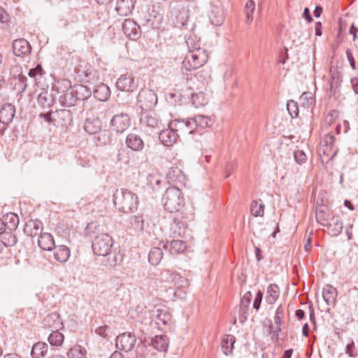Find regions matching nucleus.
<instances>
[{"label": "nucleus", "mask_w": 358, "mask_h": 358, "mask_svg": "<svg viewBox=\"0 0 358 358\" xmlns=\"http://www.w3.org/2000/svg\"><path fill=\"white\" fill-rule=\"evenodd\" d=\"M113 202L115 207L125 213L134 212L138 207L136 195L127 189H117L113 195Z\"/></svg>", "instance_id": "1"}, {"label": "nucleus", "mask_w": 358, "mask_h": 358, "mask_svg": "<svg viewBox=\"0 0 358 358\" xmlns=\"http://www.w3.org/2000/svg\"><path fill=\"white\" fill-rule=\"evenodd\" d=\"M164 208L170 212H178L185 205L183 195L178 187L167 188L162 197Z\"/></svg>", "instance_id": "2"}, {"label": "nucleus", "mask_w": 358, "mask_h": 358, "mask_svg": "<svg viewBox=\"0 0 358 358\" xmlns=\"http://www.w3.org/2000/svg\"><path fill=\"white\" fill-rule=\"evenodd\" d=\"M208 55L205 49L194 48L188 52L182 64L187 71H192L200 68L208 61Z\"/></svg>", "instance_id": "3"}, {"label": "nucleus", "mask_w": 358, "mask_h": 358, "mask_svg": "<svg viewBox=\"0 0 358 358\" xmlns=\"http://www.w3.org/2000/svg\"><path fill=\"white\" fill-rule=\"evenodd\" d=\"M92 94L91 90L83 85H76L70 90L69 93L59 96V101L64 106L75 105L77 100H85Z\"/></svg>", "instance_id": "4"}, {"label": "nucleus", "mask_w": 358, "mask_h": 358, "mask_svg": "<svg viewBox=\"0 0 358 358\" xmlns=\"http://www.w3.org/2000/svg\"><path fill=\"white\" fill-rule=\"evenodd\" d=\"M169 9L168 16L175 26L178 27L185 26L188 19V10L182 4L176 2H171Z\"/></svg>", "instance_id": "5"}, {"label": "nucleus", "mask_w": 358, "mask_h": 358, "mask_svg": "<svg viewBox=\"0 0 358 358\" xmlns=\"http://www.w3.org/2000/svg\"><path fill=\"white\" fill-rule=\"evenodd\" d=\"M112 246L113 239L108 234H101L96 236L92 244L94 253L99 256L109 255Z\"/></svg>", "instance_id": "6"}, {"label": "nucleus", "mask_w": 358, "mask_h": 358, "mask_svg": "<svg viewBox=\"0 0 358 358\" xmlns=\"http://www.w3.org/2000/svg\"><path fill=\"white\" fill-rule=\"evenodd\" d=\"M163 21V15L159 13L155 6L148 8L145 12L142 13L141 22L143 26L148 28H159Z\"/></svg>", "instance_id": "7"}, {"label": "nucleus", "mask_w": 358, "mask_h": 358, "mask_svg": "<svg viewBox=\"0 0 358 358\" xmlns=\"http://www.w3.org/2000/svg\"><path fill=\"white\" fill-rule=\"evenodd\" d=\"M137 101L140 108L145 110H149L156 106L157 96L153 90L143 89L138 95Z\"/></svg>", "instance_id": "8"}, {"label": "nucleus", "mask_w": 358, "mask_h": 358, "mask_svg": "<svg viewBox=\"0 0 358 358\" xmlns=\"http://www.w3.org/2000/svg\"><path fill=\"white\" fill-rule=\"evenodd\" d=\"M84 129L89 134H94L98 135L97 138L99 141H101L102 138H105L106 133L101 132V121L98 119H87L84 123ZM106 141L103 139V142H101V144H106Z\"/></svg>", "instance_id": "9"}, {"label": "nucleus", "mask_w": 358, "mask_h": 358, "mask_svg": "<svg viewBox=\"0 0 358 358\" xmlns=\"http://www.w3.org/2000/svg\"><path fill=\"white\" fill-rule=\"evenodd\" d=\"M136 342L134 334L131 333H123L116 338L115 345L117 349L125 352L131 351Z\"/></svg>", "instance_id": "10"}, {"label": "nucleus", "mask_w": 358, "mask_h": 358, "mask_svg": "<svg viewBox=\"0 0 358 358\" xmlns=\"http://www.w3.org/2000/svg\"><path fill=\"white\" fill-rule=\"evenodd\" d=\"M130 125V118L127 114L115 115L110 120V127L117 133L124 132Z\"/></svg>", "instance_id": "11"}, {"label": "nucleus", "mask_w": 358, "mask_h": 358, "mask_svg": "<svg viewBox=\"0 0 358 358\" xmlns=\"http://www.w3.org/2000/svg\"><path fill=\"white\" fill-rule=\"evenodd\" d=\"M178 131V128H173L171 127V122L169 125V129H164L159 134V139L164 145L171 146L176 142L178 138L177 133Z\"/></svg>", "instance_id": "12"}, {"label": "nucleus", "mask_w": 358, "mask_h": 358, "mask_svg": "<svg viewBox=\"0 0 358 358\" xmlns=\"http://www.w3.org/2000/svg\"><path fill=\"white\" fill-rule=\"evenodd\" d=\"M116 87L121 91L132 92L137 88L138 85L131 74H124L117 79Z\"/></svg>", "instance_id": "13"}, {"label": "nucleus", "mask_w": 358, "mask_h": 358, "mask_svg": "<svg viewBox=\"0 0 358 358\" xmlns=\"http://www.w3.org/2000/svg\"><path fill=\"white\" fill-rule=\"evenodd\" d=\"M171 127L178 128L183 134H193L195 129H197L194 117L181 121L174 120L171 121Z\"/></svg>", "instance_id": "14"}, {"label": "nucleus", "mask_w": 358, "mask_h": 358, "mask_svg": "<svg viewBox=\"0 0 358 358\" xmlns=\"http://www.w3.org/2000/svg\"><path fill=\"white\" fill-rule=\"evenodd\" d=\"M167 179L169 182L173 185H185L186 176L178 167H172L169 169L167 173Z\"/></svg>", "instance_id": "15"}, {"label": "nucleus", "mask_w": 358, "mask_h": 358, "mask_svg": "<svg viewBox=\"0 0 358 358\" xmlns=\"http://www.w3.org/2000/svg\"><path fill=\"white\" fill-rule=\"evenodd\" d=\"M208 17L212 24L215 26L222 25L225 19L223 8L219 6L212 5L208 13Z\"/></svg>", "instance_id": "16"}, {"label": "nucleus", "mask_w": 358, "mask_h": 358, "mask_svg": "<svg viewBox=\"0 0 358 358\" xmlns=\"http://www.w3.org/2000/svg\"><path fill=\"white\" fill-rule=\"evenodd\" d=\"M15 113V106L11 103H5L0 108V122L4 124L6 129L7 125L13 120Z\"/></svg>", "instance_id": "17"}, {"label": "nucleus", "mask_w": 358, "mask_h": 358, "mask_svg": "<svg viewBox=\"0 0 358 358\" xmlns=\"http://www.w3.org/2000/svg\"><path fill=\"white\" fill-rule=\"evenodd\" d=\"M54 120L62 127L70 125L73 121V115L71 110L64 108L57 110L54 113Z\"/></svg>", "instance_id": "18"}, {"label": "nucleus", "mask_w": 358, "mask_h": 358, "mask_svg": "<svg viewBox=\"0 0 358 358\" xmlns=\"http://www.w3.org/2000/svg\"><path fill=\"white\" fill-rule=\"evenodd\" d=\"M140 27L131 19L124 20L122 24L124 34L131 39H136L139 35Z\"/></svg>", "instance_id": "19"}, {"label": "nucleus", "mask_w": 358, "mask_h": 358, "mask_svg": "<svg viewBox=\"0 0 358 358\" xmlns=\"http://www.w3.org/2000/svg\"><path fill=\"white\" fill-rule=\"evenodd\" d=\"M125 143L127 148L136 152L142 151L144 148V142L141 137L133 133L127 136Z\"/></svg>", "instance_id": "20"}, {"label": "nucleus", "mask_w": 358, "mask_h": 358, "mask_svg": "<svg viewBox=\"0 0 358 358\" xmlns=\"http://www.w3.org/2000/svg\"><path fill=\"white\" fill-rule=\"evenodd\" d=\"M13 53L17 57L28 55L31 52V45L29 43L24 39H17L13 43Z\"/></svg>", "instance_id": "21"}, {"label": "nucleus", "mask_w": 358, "mask_h": 358, "mask_svg": "<svg viewBox=\"0 0 358 358\" xmlns=\"http://www.w3.org/2000/svg\"><path fill=\"white\" fill-rule=\"evenodd\" d=\"M187 224L184 217H176L171 226V231L173 236H182L187 229Z\"/></svg>", "instance_id": "22"}, {"label": "nucleus", "mask_w": 358, "mask_h": 358, "mask_svg": "<svg viewBox=\"0 0 358 358\" xmlns=\"http://www.w3.org/2000/svg\"><path fill=\"white\" fill-rule=\"evenodd\" d=\"M136 0H117L115 10L121 16H127L131 13Z\"/></svg>", "instance_id": "23"}, {"label": "nucleus", "mask_w": 358, "mask_h": 358, "mask_svg": "<svg viewBox=\"0 0 358 358\" xmlns=\"http://www.w3.org/2000/svg\"><path fill=\"white\" fill-rule=\"evenodd\" d=\"M44 327L51 330L59 329L62 326V322L57 313H52L45 316L43 320Z\"/></svg>", "instance_id": "24"}, {"label": "nucleus", "mask_w": 358, "mask_h": 358, "mask_svg": "<svg viewBox=\"0 0 358 358\" xmlns=\"http://www.w3.org/2000/svg\"><path fill=\"white\" fill-rule=\"evenodd\" d=\"M43 229V224L41 221L31 220L26 223L24 232L32 237L40 235Z\"/></svg>", "instance_id": "25"}, {"label": "nucleus", "mask_w": 358, "mask_h": 358, "mask_svg": "<svg viewBox=\"0 0 358 358\" xmlns=\"http://www.w3.org/2000/svg\"><path fill=\"white\" fill-rule=\"evenodd\" d=\"M163 247L172 255L182 253L187 248L185 242L181 240H173L170 243L167 242L166 244H163Z\"/></svg>", "instance_id": "26"}, {"label": "nucleus", "mask_w": 358, "mask_h": 358, "mask_svg": "<svg viewBox=\"0 0 358 358\" xmlns=\"http://www.w3.org/2000/svg\"><path fill=\"white\" fill-rule=\"evenodd\" d=\"M38 245L43 250H51L55 247L52 236L49 233H42L38 238Z\"/></svg>", "instance_id": "27"}, {"label": "nucleus", "mask_w": 358, "mask_h": 358, "mask_svg": "<svg viewBox=\"0 0 358 358\" xmlns=\"http://www.w3.org/2000/svg\"><path fill=\"white\" fill-rule=\"evenodd\" d=\"M326 227L329 229L332 236H336L339 235L343 230V222L340 217L333 216L329 221L326 223Z\"/></svg>", "instance_id": "28"}, {"label": "nucleus", "mask_w": 358, "mask_h": 358, "mask_svg": "<svg viewBox=\"0 0 358 358\" xmlns=\"http://www.w3.org/2000/svg\"><path fill=\"white\" fill-rule=\"evenodd\" d=\"M322 297L327 305L334 304L337 297L336 289L330 285H326L322 291Z\"/></svg>", "instance_id": "29"}, {"label": "nucleus", "mask_w": 358, "mask_h": 358, "mask_svg": "<svg viewBox=\"0 0 358 358\" xmlns=\"http://www.w3.org/2000/svg\"><path fill=\"white\" fill-rule=\"evenodd\" d=\"M152 345L157 350L166 352L169 347V338L165 335H157L152 339Z\"/></svg>", "instance_id": "30"}, {"label": "nucleus", "mask_w": 358, "mask_h": 358, "mask_svg": "<svg viewBox=\"0 0 358 358\" xmlns=\"http://www.w3.org/2000/svg\"><path fill=\"white\" fill-rule=\"evenodd\" d=\"M55 248L54 257L55 260L59 262H66L70 257V250L65 245H59L53 248Z\"/></svg>", "instance_id": "31"}, {"label": "nucleus", "mask_w": 358, "mask_h": 358, "mask_svg": "<svg viewBox=\"0 0 358 358\" xmlns=\"http://www.w3.org/2000/svg\"><path fill=\"white\" fill-rule=\"evenodd\" d=\"M93 94L98 100L106 101L109 98L110 91L106 84L101 83L94 87Z\"/></svg>", "instance_id": "32"}, {"label": "nucleus", "mask_w": 358, "mask_h": 358, "mask_svg": "<svg viewBox=\"0 0 358 358\" xmlns=\"http://www.w3.org/2000/svg\"><path fill=\"white\" fill-rule=\"evenodd\" d=\"M331 215L329 213L328 208L327 206L320 205L316 207L315 210V217L320 224L326 225Z\"/></svg>", "instance_id": "33"}, {"label": "nucleus", "mask_w": 358, "mask_h": 358, "mask_svg": "<svg viewBox=\"0 0 358 358\" xmlns=\"http://www.w3.org/2000/svg\"><path fill=\"white\" fill-rule=\"evenodd\" d=\"M171 323V316L167 310L157 309L156 314V324L159 327L166 326Z\"/></svg>", "instance_id": "34"}, {"label": "nucleus", "mask_w": 358, "mask_h": 358, "mask_svg": "<svg viewBox=\"0 0 358 358\" xmlns=\"http://www.w3.org/2000/svg\"><path fill=\"white\" fill-rule=\"evenodd\" d=\"M71 84L69 80L61 79L55 81L52 85V89L57 91L58 93L62 94L61 96H64L65 94L69 93V90H71Z\"/></svg>", "instance_id": "35"}, {"label": "nucleus", "mask_w": 358, "mask_h": 358, "mask_svg": "<svg viewBox=\"0 0 358 358\" xmlns=\"http://www.w3.org/2000/svg\"><path fill=\"white\" fill-rule=\"evenodd\" d=\"M266 301L268 304H273L279 297L280 289L276 284H271L266 292Z\"/></svg>", "instance_id": "36"}, {"label": "nucleus", "mask_w": 358, "mask_h": 358, "mask_svg": "<svg viewBox=\"0 0 358 358\" xmlns=\"http://www.w3.org/2000/svg\"><path fill=\"white\" fill-rule=\"evenodd\" d=\"M163 257V252L160 247L152 248L148 255V261L153 265H158L162 261Z\"/></svg>", "instance_id": "37"}, {"label": "nucleus", "mask_w": 358, "mask_h": 358, "mask_svg": "<svg viewBox=\"0 0 358 358\" xmlns=\"http://www.w3.org/2000/svg\"><path fill=\"white\" fill-rule=\"evenodd\" d=\"M3 221L6 224V228L9 231L15 230L19 224V217L17 215V214L13 213H7L4 216Z\"/></svg>", "instance_id": "38"}, {"label": "nucleus", "mask_w": 358, "mask_h": 358, "mask_svg": "<svg viewBox=\"0 0 358 358\" xmlns=\"http://www.w3.org/2000/svg\"><path fill=\"white\" fill-rule=\"evenodd\" d=\"M48 346L45 343L38 342L33 345L31 355L33 358L44 357L48 351Z\"/></svg>", "instance_id": "39"}, {"label": "nucleus", "mask_w": 358, "mask_h": 358, "mask_svg": "<svg viewBox=\"0 0 358 358\" xmlns=\"http://www.w3.org/2000/svg\"><path fill=\"white\" fill-rule=\"evenodd\" d=\"M166 275H169L167 278L169 280L175 283L178 287H185L189 285V282L187 279L183 278L180 274L170 272L169 271H166Z\"/></svg>", "instance_id": "40"}, {"label": "nucleus", "mask_w": 358, "mask_h": 358, "mask_svg": "<svg viewBox=\"0 0 358 358\" xmlns=\"http://www.w3.org/2000/svg\"><path fill=\"white\" fill-rule=\"evenodd\" d=\"M252 298V295L250 292H247L243 296L241 304H240V308L239 310L242 313V317L240 318L241 322H244V321L247 319L246 315H245L246 313V309L248 306L250 305L251 300Z\"/></svg>", "instance_id": "41"}, {"label": "nucleus", "mask_w": 358, "mask_h": 358, "mask_svg": "<svg viewBox=\"0 0 358 358\" xmlns=\"http://www.w3.org/2000/svg\"><path fill=\"white\" fill-rule=\"evenodd\" d=\"M208 97L202 91L192 94V102L196 108L201 107L208 103Z\"/></svg>", "instance_id": "42"}, {"label": "nucleus", "mask_w": 358, "mask_h": 358, "mask_svg": "<svg viewBox=\"0 0 358 358\" xmlns=\"http://www.w3.org/2000/svg\"><path fill=\"white\" fill-rule=\"evenodd\" d=\"M235 337L231 335L225 336L222 341V349L225 355H229L232 352Z\"/></svg>", "instance_id": "43"}, {"label": "nucleus", "mask_w": 358, "mask_h": 358, "mask_svg": "<svg viewBox=\"0 0 358 358\" xmlns=\"http://www.w3.org/2000/svg\"><path fill=\"white\" fill-rule=\"evenodd\" d=\"M87 350L80 345L71 348L67 352L68 358H86Z\"/></svg>", "instance_id": "44"}, {"label": "nucleus", "mask_w": 358, "mask_h": 358, "mask_svg": "<svg viewBox=\"0 0 358 358\" xmlns=\"http://www.w3.org/2000/svg\"><path fill=\"white\" fill-rule=\"evenodd\" d=\"M196 78L201 83V89L205 88L211 80L210 73L208 69H202L196 73Z\"/></svg>", "instance_id": "45"}, {"label": "nucleus", "mask_w": 358, "mask_h": 358, "mask_svg": "<svg viewBox=\"0 0 358 358\" xmlns=\"http://www.w3.org/2000/svg\"><path fill=\"white\" fill-rule=\"evenodd\" d=\"M64 335L59 332V329L52 330V333L48 337V341L52 345L60 346L64 342Z\"/></svg>", "instance_id": "46"}, {"label": "nucleus", "mask_w": 358, "mask_h": 358, "mask_svg": "<svg viewBox=\"0 0 358 358\" xmlns=\"http://www.w3.org/2000/svg\"><path fill=\"white\" fill-rule=\"evenodd\" d=\"M144 123L148 127L152 129L159 128L160 121L155 114H148L145 116Z\"/></svg>", "instance_id": "47"}, {"label": "nucleus", "mask_w": 358, "mask_h": 358, "mask_svg": "<svg viewBox=\"0 0 358 358\" xmlns=\"http://www.w3.org/2000/svg\"><path fill=\"white\" fill-rule=\"evenodd\" d=\"M284 318L285 308L282 305H280L278 307L274 316V321L279 331H280V326L284 323Z\"/></svg>", "instance_id": "48"}, {"label": "nucleus", "mask_w": 358, "mask_h": 358, "mask_svg": "<svg viewBox=\"0 0 358 358\" xmlns=\"http://www.w3.org/2000/svg\"><path fill=\"white\" fill-rule=\"evenodd\" d=\"M251 214L255 217L264 215V204L259 203L257 201H252L250 208Z\"/></svg>", "instance_id": "49"}, {"label": "nucleus", "mask_w": 358, "mask_h": 358, "mask_svg": "<svg viewBox=\"0 0 358 358\" xmlns=\"http://www.w3.org/2000/svg\"><path fill=\"white\" fill-rule=\"evenodd\" d=\"M162 176L159 173L155 172L154 173L150 174L148 176V185L152 187H158L160 186L162 182Z\"/></svg>", "instance_id": "50"}, {"label": "nucleus", "mask_w": 358, "mask_h": 358, "mask_svg": "<svg viewBox=\"0 0 358 358\" xmlns=\"http://www.w3.org/2000/svg\"><path fill=\"white\" fill-rule=\"evenodd\" d=\"M194 120L197 128L199 127L204 129L210 127L211 124V120L208 116L199 115L194 117Z\"/></svg>", "instance_id": "51"}, {"label": "nucleus", "mask_w": 358, "mask_h": 358, "mask_svg": "<svg viewBox=\"0 0 358 358\" xmlns=\"http://www.w3.org/2000/svg\"><path fill=\"white\" fill-rule=\"evenodd\" d=\"M1 241L6 247H10L17 243V238L15 236L10 232L3 233Z\"/></svg>", "instance_id": "52"}, {"label": "nucleus", "mask_w": 358, "mask_h": 358, "mask_svg": "<svg viewBox=\"0 0 358 358\" xmlns=\"http://www.w3.org/2000/svg\"><path fill=\"white\" fill-rule=\"evenodd\" d=\"M255 3L253 0H248L245 4L246 22L250 23L252 20V14Z\"/></svg>", "instance_id": "53"}, {"label": "nucleus", "mask_w": 358, "mask_h": 358, "mask_svg": "<svg viewBox=\"0 0 358 358\" xmlns=\"http://www.w3.org/2000/svg\"><path fill=\"white\" fill-rule=\"evenodd\" d=\"M287 109L292 118L298 116L299 109L298 104L296 101L293 100L288 101L287 103Z\"/></svg>", "instance_id": "54"}, {"label": "nucleus", "mask_w": 358, "mask_h": 358, "mask_svg": "<svg viewBox=\"0 0 358 358\" xmlns=\"http://www.w3.org/2000/svg\"><path fill=\"white\" fill-rule=\"evenodd\" d=\"M294 159L298 164H301L306 162L307 157L303 150H298L294 152Z\"/></svg>", "instance_id": "55"}, {"label": "nucleus", "mask_w": 358, "mask_h": 358, "mask_svg": "<svg viewBox=\"0 0 358 358\" xmlns=\"http://www.w3.org/2000/svg\"><path fill=\"white\" fill-rule=\"evenodd\" d=\"M262 297H263L262 292L260 290L258 291V292L256 294L255 301L253 302V308L255 309H256V310H258L260 307Z\"/></svg>", "instance_id": "56"}, {"label": "nucleus", "mask_w": 358, "mask_h": 358, "mask_svg": "<svg viewBox=\"0 0 358 358\" xmlns=\"http://www.w3.org/2000/svg\"><path fill=\"white\" fill-rule=\"evenodd\" d=\"M235 164L232 162H228L224 169L225 178H229L235 169Z\"/></svg>", "instance_id": "57"}, {"label": "nucleus", "mask_w": 358, "mask_h": 358, "mask_svg": "<svg viewBox=\"0 0 358 358\" xmlns=\"http://www.w3.org/2000/svg\"><path fill=\"white\" fill-rule=\"evenodd\" d=\"M108 326L106 325H104V326H101V327H97L96 329H95V332L96 334H98L99 336H102L103 338L106 337L107 335L106 334V330L108 329Z\"/></svg>", "instance_id": "58"}, {"label": "nucleus", "mask_w": 358, "mask_h": 358, "mask_svg": "<svg viewBox=\"0 0 358 358\" xmlns=\"http://www.w3.org/2000/svg\"><path fill=\"white\" fill-rule=\"evenodd\" d=\"M346 55H347L348 59V61L350 62V66L353 69H355V59L353 57L352 51L350 49H348L346 50Z\"/></svg>", "instance_id": "59"}, {"label": "nucleus", "mask_w": 358, "mask_h": 358, "mask_svg": "<svg viewBox=\"0 0 358 358\" xmlns=\"http://www.w3.org/2000/svg\"><path fill=\"white\" fill-rule=\"evenodd\" d=\"M42 71V69L41 66H38L36 68L31 69L29 71L28 75L31 78H34L38 73H41Z\"/></svg>", "instance_id": "60"}, {"label": "nucleus", "mask_w": 358, "mask_h": 358, "mask_svg": "<svg viewBox=\"0 0 358 358\" xmlns=\"http://www.w3.org/2000/svg\"><path fill=\"white\" fill-rule=\"evenodd\" d=\"M8 21V15L5 10L0 8V22L5 23Z\"/></svg>", "instance_id": "61"}, {"label": "nucleus", "mask_w": 358, "mask_h": 358, "mask_svg": "<svg viewBox=\"0 0 358 358\" xmlns=\"http://www.w3.org/2000/svg\"><path fill=\"white\" fill-rule=\"evenodd\" d=\"M355 348V345L353 342L348 343L346 346L345 352L349 355L350 357H354V354L352 352L353 348Z\"/></svg>", "instance_id": "62"}, {"label": "nucleus", "mask_w": 358, "mask_h": 358, "mask_svg": "<svg viewBox=\"0 0 358 358\" xmlns=\"http://www.w3.org/2000/svg\"><path fill=\"white\" fill-rule=\"evenodd\" d=\"M40 115L41 117H43L45 121L48 122H55L54 115L52 116V114L50 113H41Z\"/></svg>", "instance_id": "63"}, {"label": "nucleus", "mask_w": 358, "mask_h": 358, "mask_svg": "<svg viewBox=\"0 0 358 358\" xmlns=\"http://www.w3.org/2000/svg\"><path fill=\"white\" fill-rule=\"evenodd\" d=\"M303 17L308 22H311L313 19L310 15V10L308 8H305L303 13Z\"/></svg>", "instance_id": "64"}]
</instances>
